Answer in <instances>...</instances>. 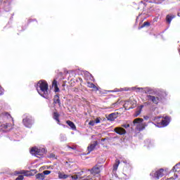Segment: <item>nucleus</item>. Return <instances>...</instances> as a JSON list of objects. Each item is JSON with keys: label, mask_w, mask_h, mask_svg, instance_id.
<instances>
[{"label": "nucleus", "mask_w": 180, "mask_h": 180, "mask_svg": "<svg viewBox=\"0 0 180 180\" xmlns=\"http://www.w3.org/2000/svg\"><path fill=\"white\" fill-rule=\"evenodd\" d=\"M37 91L42 98H47L49 95V84L45 80H40L37 84Z\"/></svg>", "instance_id": "1"}, {"label": "nucleus", "mask_w": 180, "mask_h": 180, "mask_svg": "<svg viewBox=\"0 0 180 180\" xmlns=\"http://www.w3.org/2000/svg\"><path fill=\"white\" fill-rule=\"evenodd\" d=\"M9 119H12L11 114L6 112L0 114V131H4V129H8L9 127V124H8Z\"/></svg>", "instance_id": "2"}, {"label": "nucleus", "mask_w": 180, "mask_h": 180, "mask_svg": "<svg viewBox=\"0 0 180 180\" xmlns=\"http://www.w3.org/2000/svg\"><path fill=\"white\" fill-rule=\"evenodd\" d=\"M22 124L27 129H32V127L34 124V119L30 115H24L22 117Z\"/></svg>", "instance_id": "3"}, {"label": "nucleus", "mask_w": 180, "mask_h": 180, "mask_svg": "<svg viewBox=\"0 0 180 180\" xmlns=\"http://www.w3.org/2000/svg\"><path fill=\"white\" fill-rule=\"evenodd\" d=\"M124 91H136V92H141V94H149L153 95L155 91L150 87H131L129 89H124Z\"/></svg>", "instance_id": "4"}, {"label": "nucleus", "mask_w": 180, "mask_h": 180, "mask_svg": "<svg viewBox=\"0 0 180 180\" xmlns=\"http://www.w3.org/2000/svg\"><path fill=\"white\" fill-rule=\"evenodd\" d=\"M155 122H158V124H160L161 127H166L171 122V117L168 116L165 117H155Z\"/></svg>", "instance_id": "5"}, {"label": "nucleus", "mask_w": 180, "mask_h": 180, "mask_svg": "<svg viewBox=\"0 0 180 180\" xmlns=\"http://www.w3.org/2000/svg\"><path fill=\"white\" fill-rule=\"evenodd\" d=\"M143 120L142 118H136L134 120L131 126L135 127L136 130L141 131L146 129V126L143 123Z\"/></svg>", "instance_id": "6"}, {"label": "nucleus", "mask_w": 180, "mask_h": 180, "mask_svg": "<svg viewBox=\"0 0 180 180\" xmlns=\"http://www.w3.org/2000/svg\"><path fill=\"white\" fill-rule=\"evenodd\" d=\"M164 169L161 168L159 169L153 170L150 175L152 179L158 180L160 178H162V176H164Z\"/></svg>", "instance_id": "7"}, {"label": "nucleus", "mask_w": 180, "mask_h": 180, "mask_svg": "<svg viewBox=\"0 0 180 180\" xmlns=\"http://www.w3.org/2000/svg\"><path fill=\"white\" fill-rule=\"evenodd\" d=\"M46 153V149L44 148H37V147H33L30 150V154L32 155H44Z\"/></svg>", "instance_id": "8"}, {"label": "nucleus", "mask_w": 180, "mask_h": 180, "mask_svg": "<svg viewBox=\"0 0 180 180\" xmlns=\"http://www.w3.org/2000/svg\"><path fill=\"white\" fill-rule=\"evenodd\" d=\"M147 98L148 101H150V102H153L154 105H158V103H160V98L156 97L155 96L148 95Z\"/></svg>", "instance_id": "9"}, {"label": "nucleus", "mask_w": 180, "mask_h": 180, "mask_svg": "<svg viewBox=\"0 0 180 180\" xmlns=\"http://www.w3.org/2000/svg\"><path fill=\"white\" fill-rule=\"evenodd\" d=\"M96 146H98V142L97 141H94L93 143L90 144L88 147H87V153L86 154V155H88V154H91V151H94V150H95V147H96Z\"/></svg>", "instance_id": "10"}, {"label": "nucleus", "mask_w": 180, "mask_h": 180, "mask_svg": "<svg viewBox=\"0 0 180 180\" xmlns=\"http://www.w3.org/2000/svg\"><path fill=\"white\" fill-rule=\"evenodd\" d=\"M114 131L117 133V134H120V136H123L126 134V129L122 127H116L114 129Z\"/></svg>", "instance_id": "11"}, {"label": "nucleus", "mask_w": 180, "mask_h": 180, "mask_svg": "<svg viewBox=\"0 0 180 180\" xmlns=\"http://www.w3.org/2000/svg\"><path fill=\"white\" fill-rule=\"evenodd\" d=\"M89 172H91V174H99L101 172V167L95 166L91 169H88Z\"/></svg>", "instance_id": "12"}, {"label": "nucleus", "mask_w": 180, "mask_h": 180, "mask_svg": "<svg viewBox=\"0 0 180 180\" xmlns=\"http://www.w3.org/2000/svg\"><path fill=\"white\" fill-rule=\"evenodd\" d=\"M58 176L59 179H67L70 177V175L64 174V172H58Z\"/></svg>", "instance_id": "13"}, {"label": "nucleus", "mask_w": 180, "mask_h": 180, "mask_svg": "<svg viewBox=\"0 0 180 180\" xmlns=\"http://www.w3.org/2000/svg\"><path fill=\"white\" fill-rule=\"evenodd\" d=\"M84 78L86 81H94V77L92 76V75H91V73L88 72H85Z\"/></svg>", "instance_id": "14"}, {"label": "nucleus", "mask_w": 180, "mask_h": 180, "mask_svg": "<svg viewBox=\"0 0 180 180\" xmlns=\"http://www.w3.org/2000/svg\"><path fill=\"white\" fill-rule=\"evenodd\" d=\"M53 103L55 105H58V106H61V102L60 101V96L58 95H56L53 98Z\"/></svg>", "instance_id": "15"}, {"label": "nucleus", "mask_w": 180, "mask_h": 180, "mask_svg": "<svg viewBox=\"0 0 180 180\" xmlns=\"http://www.w3.org/2000/svg\"><path fill=\"white\" fill-rule=\"evenodd\" d=\"M67 124L70 127V129L72 130H77V127L75 126V124L72 122V121L68 120L66 122Z\"/></svg>", "instance_id": "16"}, {"label": "nucleus", "mask_w": 180, "mask_h": 180, "mask_svg": "<svg viewBox=\"0 0 180 180\" xmlns=\"http://www.w3.org/2000/svg\"><path fill=\"white\" fill-rule=\"evenodd\" d=\"M87 86L89 88H92L95 91H99V88H98V86H96L94 83H91V82H88Z\"/></svg>", "instance_id": "17"}, {"label": "nucleus", "mask_w": 180, "mask_h": 180, "mask_svg": "<svg viewBox=\"0 0 180 180\" xmlns=\"http://www.w3.org/2000/svg\"><path fill=\"white\" fill-rule=\"evenodd\" d=\"M59 117H60V114L56 112H53V119H54V120H56L58 122V124H60Z\"/></svg>", "instance_id": "18"}, {"label": "nucleus", "mask_w": 180, "mask_h": 180, "mask_svg": "<svg viewBox=\"0 0 180 180\" xmlns=\"http://www.w3.org/2000/svg\"><path fill=\"white\" fill-rule=\"evenodd\" d=\"M146 4L143 2V1H141L139 3V8L138 9H141V11H146Z\"/></svg>", "instance_id": "19"}, {"label": "nucleus", "mask_w": 180, "mask_h": 180, "mask_svg": "<svg viewBox=\"0 0 180 180\" xmlns=\"http://www.w3.org/2000/svg\"><path fill=\"white\" fill-rule=\"evenodd\" d=\"M115 117H116V113L112 112L108 116L107 119L108 120H110V122H113Z\"/></svg>", "instance_id": "20"}, {"label": "nucleus", "mask_w": 180, "mask_h": 180, "mask_svg": "<svg viewBox=\"0 0 180 180\" xmlns=\"http://www.w3.org/2000/svg\"><path fill=\"white\" fill-rule=\"evenodd\" d=\"M52 86L55 88V92H60V89L58 88L56 80L53 81Z\"/></svg>", "instance_id": "21"}, {"label": "nucleus", "mask_w": 180, "mask_h": 180, "mask_svg": "<svg viewBox=\"0 0 180 180\" xmlns=\"http://www.w3.org/2000/svg\"><path fill=\"white\" fill-rule=\"evenodd\" d=\"M174 18H175V16L171 15H167L166 16V21L167 22V23H169V25L171 24V22H172V19H174Z\"/></svg>", "instance_id": "22"}, {"label": "nucleus", "mask_w": 180, "mask_h": 180, "mask_svg": "<svg viewBox=\"0 0 180 180\" xmlns=\"http://www.w3.org/2000/svg\"><path fill=\"white\" fill-rule=\"evenodd\" d=\"M36 178L38 180H44V178H46V176H44V174H43V173H39L36 174Z\"/></svg>", "instance_id": "23"}, {"label": "nucleus", "mask_w": 180, "mask_h": 180, "mask_svg": "<svg viewBox=\"0 0 180 180\" xmlns=\"http://www.w3.org/2000/svg\"><path fill=\"white\" fill-rule=\"evenodd\" d=\"M119 164H120V161L119 160H116L115 164L113 165V171H117Z\"/></svg>", "instance_id": "24"}, {"label": "nucleus", "mask_w": 180, "mask_h": 180, "mask_svg": "<svg viewBox=\"0 0 180 180\" xmlns=\"http://www.w3.org/2000/svg\"><path fill=\"white\" fill-rule=\"evenodd\" d=\"M146 26H150V22H145L143 24L139 27V29H143V27H146Z\"/></svg>", "instance_id": "25"}, {"label": "nucleus", "mask_w": 180, "mask_h": 180, "mask_svg": "<svg viewBox=\"0 0 180 180\" xmlns=\"http://www.w3.org/2000/svg\"><path fill=\"white\" fill-rule=\"evenodd\" d=\"M60 141H67V136L65 135H60Z\"/></svg>", "instance_id": "26"}, {"label": "nucleus", "mask_w": 180, "mask_h": 180, "mask_svg": "<svg viewBox=\"0 0 180 180\" xmlns=\"http://www.w3.org/2000/svg\"><path fill=\"white\" fill-rule=\"evenodd\" d=\"M18 174H21L22 175H25V176H27V172L25 171V170H22L20 172H18Z\"/></svg>", "instance_id": "27"}, {"label": "nucleus", "mask_w": 180, "mask_h": 180, "mask_svg": "<svg viewBox=\"0 0 180 180\" xmlns=\"http://www.w3.org/2000/svg\"><path fill=\"white\" fill-rule=\"evenodd\" d=\"M42 174L45 176V175H49V174H51V171H50V170H45V171H44L42 172Z\"/></svg>", "instance_id": "28"}, {"label": "nucleus", "mask_w": 180, "mask_h": 180, "mask_svg": "<svg viewBox=\"0 0 180 180\" xmlns=\"http://www.w3.org/2000/svg\"><path fill=\"white\" fill-rule=\"evenodd\" d=\"M141 113V110H137L136 113L134 115V117H137Z\"/></svg>", "instance_id": "29"}, {"label": "nucleus", "mask_w": 180, "mask_h": 180, "mask_svg": "<svg viewBox=\"0 0 180 180\" xmlns=\"http://www.w3.org/2000/svg\"><path fill=\"white\" fill-rule=\"evenodd\" d=\"M180 164L179 162L178 164H176L174 167H173V171L175 172H176V169H178V167H179Z\"/></svg>", "instance_id": "30"}, {"label": "nucleus", "mask_w": 180, "mask_h": 180, "mask_svg": "<svg viewBox=\"0 0 180 180\" xmlns=\"http://www.w3.org/2000/svg\"><path fill=\"white\" fill-rule=\"evenodd\" d=\"M5 92V90H4V88H2V86H0V96L4 95Z\"/></svg>", "instance_id": "31"}, {"label": "nucleus", "mask_w": 180, "mask_h": 180, "mask_svg": "<svg viewBox=\"0 0 180 180\" xmlns=\"http://www.w3.org/2000/svg\"><path fill=\"white\" fill-rule=\"evenodd\" d=\"M23 175H19L15 180H23Z\"/></svg>", "instance_id": "32"}, {"label": "nucleus", "mask_w": 180, "mask_h": 180, "mask_svg": "<svg viewBox=\"0 0 180 180\" xmlns=\"http://www.w3.org/2000/svg\"><path fill=\"white\" fill-rule=\"evenodd\" d=\"M89 126H94V124H96V122H95V121H94V120H91V121L89 122Z\"/></svg>", "instance_id": "33"}, {"label": "nucleus", "mask_w": 180, "mask_h": 180, "mask_svg": "<svg viewBox=\"0 0 180 180\" xmlns=\"http://www.w3.org/2000/svg\"><path fill=\"white\" fill-rule=\"evenodd\" d=\"M122 127H124V129H127V128L130 127V124H122Z\"/></svg>", "instance_id": "34"}, {"label": "nucleus", "mask_w": 180, "mask_h": 180, "mask_svg": "<svg viewBox=\"0 0 180 180\" xmlns=\"http://www.w3.org/2000/svg\"><path fill=\"white\" fill-rule=\"evenodd\" d=\"M71 178H72V180H77L78 179V176H77V175L72 176Z\"/></svg>", "instance_id": "35"}, {"label": "nucleus", "mask_w": 180, "mask_h": 180, "mask_svg": "<svg viewBox=\"0 0 180 180\" xmlns=\"http://www.w3.org/2000/svg\"><path fill=\"white\" fill-rule=\"evenodd\" d=\"M95 123H96V124H98V123H101V118H96V121H95Z\"/></svg>", "instance_id": "36"}, {"label": "nucleus", "mask_w": 180, "mask_h": 180, "mask_svg": "<svg viewBox=\"0 0 180 180\" xmlns=\"http://www.w3.org/2000/svg\"><path fill=\"white\" fill-rule=\"evenodd\" d=\"M143 119L145 120H148L150 119V117H148V115H145V116H143Z\"/></svg>", "instance_id": "37"}, {"label": "nucleus", "mask_w": 180, "mask_h": 180, "mask_svg": "<svg viewBox=\"0 0 180 180\" xmlns=\"http://www.w3.org/2000/svg\"><path fill=\"white\" fill-rule=\"evenodd\" d=\"M49 158H56V155L51 153V154L49 155Z\"/></svg>", "instance_id": "38"}, {"label": "nucleus", "mask_w": 180, "mask_h": 180, "mask_svg": "<svg viewBox=\"0 0 180 180\" xmlns=\"http://www.w3.org/2000/svg\"><path fill=\"white\" fill-rule=\"evenodd\" d=\"M108 92H119V90L117 89V90H111V91H109Z\"/></svg>", "instance_id": "39"}, {"label": "nucleus", "mask_w": 180, "mask_h": 180, "mask_svg": "<svg viewBox=\"0 0 180 180\" xmlns=\"http://www.w3.org/2000/svg\"><path fill=\"white\" fill-rule=\"evenodd\" d=\"M124 164H129L127 160L123 161Z\"/></svg>", "instance_id": "40"}, {"label": "nucleus", "mask_w": 180, "mask_h": 180, "mask_svg": "<svg viewBox=\"0 0 180 180\" xmlns=\"http://www.w3.org/2000/svg\"><path fill=\"white\" fill-rule=\"evenodd\" d=\"M145 2H148V0H143Z\"/></svg>", "instance_id": "41"}]
</instances>
